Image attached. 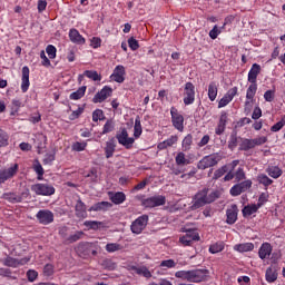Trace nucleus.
<instances>
[{
	"label": "nucleus",
	"mask_w": 285,
	"mask_h": 285,
	"mask_svg": "<svg viewBox=\"0 0 285 285\" xmlns=\"http://www.w3.org/2000/svg\"><path fill=\"white\" fill-rule=\"evenodd\" d=\"M209 273L208 269L178 271L175 273V277L193 284H200V282H206Z\"/></svg>",
	"instance_id": "f257e3e1"
},
{
	"label": "nucleus",
	"mask_w": 285,
	"mask_h": 285,
	"mask_svg": "<svg viewBox=\"0 0 285 285\" xmlns=\"http://www.w3.org/2000/svg\"><path fill=\"white\" fill-rule=\"evenodd\" d=\"M215 199H217V191H213L208 195V188H204L193 197L190 209L199 210V208H203L206 204H213Z\"/></svg>",
	"instance_id": "f03ea898"
},
{
	"label": "nucleus",
	"mask_w": 285,
	"mask_h": 285,
	"mask_svg": "<svg viewBox=\"0 0 285 285\" xmlns=\"http://www.w3.org/2000/svg\"><path fill=\"white\" fill-rule=\"evenodd\" d=\"M266 141H268V138L266 136H259L253 139L242 138L238 150L247 153V150H253V148H255L256 146H264Z\"/></svg>",
	"instance_id": "7ed1b4c3"
},
{
	"label": "nucleus",
	"mask_w": 285,
	"mask_h": 285,
	"mask_svg": "<svg viewBox=\"0 0 285 285\" xmlns=\"http://www.w3.org/2000/svg\"><path fill=\"white\" fill-rule=\"evenodd\" d=\"M31 191L35 193V195L41 196V197H51V195H55L57 193V189H55V186L48 183H37L31 185Z\"/></svg>",
	"instance_id": "20e7f679"
},
{
	"label": "nucleus",
	"mask_w": 285,
	"mask_h": 285,
	"mask_svg": "<svg viewBox=\"0 0 285 285\" xmlns=\"http://www.w3.org/2000/svg\"><path fill=\"white\" fill-rule=\"evenodd\" d=\"M219 161H222V154L215 153L203 157L202 160L198 161L197 168L199 170H206V168H213V166H217Z\"/></svg>",
	"instance_id": "39448f33"
},
{
	"label": "nucleus",
	"mask_w": 285,
	"mask_h": 285,
	"mask_svg": "<svg viewBox=\"0 0 285 285\" xmlns=\"http://www.w3.org/2000/svg\"><path fill=\"white\" fill-rule=\"evenodd\" d=\"M183 102L186 106H193L195 104V85L193 82H186L183 92Z\"/></svg>",
	"instance_id": "423d86ee"
},
{
	"label": "nucleus",
	"mask_w": 285,
	"mask_h": 285,
	"mask_svg": "<svg viewBox=\"0 0 285 285\" xmlns=\"http://www.w3.org/2000/svg\"><path fill=\"white\" fill-rule=\"evenodd\" d=\"M146 226H148V215H142L131 223L130 229L135 235H141Z\"/></svg>",
	"instance_id": "0eeeda50"
},
{
	"label": "nucleus",
	"mask_w": 285,
	"mask_h": 285,
	"mask_svg": "<svg viewBox=\"0 0 285 285\" xmlns=\"http://www.w3.org/2000/svg\"><path fill=\"white\" fill-rule=\"evenodd\" d=\"M141 204L145 208H157L159 206H166V196H151L142 199Z\"/></svg>",
	"instance_id": "6e6552de"
},
{
	"label": "nucleus",
	"mask_w": 285,
	"mask_h": 285,
	"mask_svg": "<svg viewBox=\"0 0 285 285\" xmlns=\"http://www.w3.org/2000/svg\"><path fill=\"white\" fill-rule=\"evenodd\" d=\"M17 173H19V164H13L9 168H4L0 170V186L1 184H6L8 179H12L16 177Z\"/></svg>",
	"instance_id": "1a4fd4ad"
},
{
	"label": "nucleus",
	"mask_w": 285,
	"mask_h": 285,
	"mask_svg": "<svg viewBox=\"0 0 285 285\" xmlns=\"http://www.w3.org/2000/svg\"><path fill=\"white\" fill-rule=\"evenodd\" d=\"M171 124L176 130L184 132V116L175 107L170 108Z\"/></svg>",
	"instance_id": "9d476101"
},
{
	"label": "nucleus",
	"mask_w": 285,
	"mask_h": 285,
	"mask_svg": "<svg viewBox=\"0 0 285 285\" xmlns=\"http://www.w3.org/2000/svg\"><path fill=\"white\" fill-rule=\"evenodd\" d=\"M116 138L118 144L124 146L127 150H130L135 144V138L128 136V130H126V128L121 129V131L116 135Z\"/></svg>",
	"instance_id": "9b49d317"
},
{
	"label": "nucleus",
	"mask_w": 285,
	"mask_h": 285,
	"mask_svg": "<svg viewBox=\"0 0 285 285\" xmlns=\"http://www.w3.org/2000/svg\"><path fill=\"white\" fill-rule=\"evenodd\" d=\"M39 224L42 226H48L55 222V214L50 209H40L36 215Z\"/></svg>",
	"instance_id": "f8f14e48"
},
{
	"label": "nucleus",
	"mask_w": 285,
	"mask_h": 285,
	"mask_svg": "<svg viewBox=\"0 0 285 285\" xmlns=\"http://www.w3.org/2000/svg\"><path fill=\"white\" fill-rule=\"evenodd\" d=\"M257 95V82H250L246 91L245 112H250V101L255 99Z\"/></svg>",
	"instance_id": "ddd939ff"
},
{
	"label": "nucleus",
	"mask_w": 285,
	"mask_h": 285,
	"mask_svg": "<svg viewBox=\"0 0 285 285\" xmlns=\"http://www.w3.org/2000/svg\"><path fill=\"white\" fill-rule=\"evenodd\" d=\"M111 81H116V83H124L126 81V67L122 65L116 66L112 75L110 76Z\"/></svg>",
	"instance_id": "4468645a"
},
{
	"label": "nucleus",
	"mask_w": 285,
	"mask_h": 285,
	"mask_svg": "<svg viewBox=\"0 0 285 285\" xmlns=\"http://www.w3.org/2000/svg\"><path fill=\"white\" fill-rule=\"evenodd\" d=\"M199 233L196 230H188L186 235L179 238V242L183 246H193V242H199Z\"/></svg>",
	"instance_id": "2eb2a0df"
},
{
	"label": "nucleus",
	"mask_w": 285,
	"mask_h": 285,
	"mask_svg": "<svg viewBox=\"0 0 285 285\" xmlns=\"http://www.w3.org/2000/svg\"><path fill=\"white\" fill-rule=\"evenodd\" d=\"M3 266H8L9 268H19V266H23L28 261V258H14L12 256H7L1 259Z\"/></svg>",
	"instance_id": "dca6fc26"
},
{
	"label": "nucleus",
	"mask_w": 285,
	"mask_h": 285,
	"mask_svg": "<svg viewBox=\"0 0 285 285\" xmlns=\"http://www.w3.org/2000/svg\"><path fill=\"white\" fill-rule=\"evenodd\" d=\"M21 92L30 90V68L28 66L22 67L21 75Z\"/></svg>",
	"instance_id": "f3484780"
},
{
	"label": "nucleus",
	"mask_w": 285,
	"mask_h": 285,
	"mask_svg": "<svg viewBox=\"0 0 285 285\" xmlns=\"http://www.w3.org/2000/svg\"><path fill=\"white\" fill-rule=\"evenodd\" d=\"M226 124H228V112L222 111L217 127L215 128V135H224L226 132Z\"/></svg>",
	"instance_id": "a211bd4d"
},
{
	"label": "nucleus",
	"mask_w": 285,
	"mask_h": 285,
	"mask_svg": "<svg viewBox=\"0 0 285 285\" xmlns=\"http://www.w3.org/2000/svg\"><path fill=\"white\" fill-rule=\"evenodd\" d=\"M261 72L262 66L259 63H253L247 75V81L249 83H257V77H259Z\"/></svg>",
	"instance_id": "6ab92c4d"
},
{
	"label": "nucleus",
	"mask_w": 285,
	"mask_h": 285,
	"mask_svg": "<svg viewBox=\"0 0 285 285\" xmlns=\"http://www.w3.org/2000/svg\"><path fill=\"white\" fill-rule=\"evenodd\" d=\"M239 213V209L237 208V205H232L230 208L226 209V224L229 226H233L235 222H237V215Z\"/></svg>",
	"instance_id": "aec40b11"
},
{
	"label": "nucleus",
	"mask_w": 285,
	"mask_h": 285,
	"mask_svg": "<svg viewBox=\"0 0 285 285\" xmlns=\"http://www.w3.org/2000/svg\"><path fill=\"white\" fill-rule=\"evenodd\" d=\"M273 254V245L271 243H263L258 249L259 259H269Z\"/></svg>",
	"instance_id": "412c9836"
},
{
	"label": "nucleus",
	"mask_w": 285,
	"mask_h": 285,
	"mask_svg": "<svg viewBox=\"0 0 285 285\" xmlns=\"http://www.w3.org/2000/svg\"><path fill=\"white\" fill-rule=\"evenodd\" d=\"M75 210L76 217H78V219H86V217H88V209L86 207V203L82 202L81 199L77 200Z\"/></svg>",
	"instance_id": "4be33fe9"
},
{
	"label": "nucleus",
	"mask_w": 285,
	"mask_h": 285,
	"mask_svg": "<svg viewBox=\"0 0 285 285\" xmlns=\"http://www.w3.org/2000/svg\"><path fill=\"white\" fill-rule=\"evenodd\" d=\"M69 39L72 43H77L78 46H83V43H86V38H83L77 29L69 30Z\"/></svg>",
	"instance_id": "5701e85b"
},
{
	"label": "nucleus",
	"mask_w": 285,
	"mask_h": 285,
	"mask_svg": "<svg viewBox=\"0 0 285 285\" xmlns=\"http://www.w3.org/2000/svg\"><path fill=\"white\" fill-rule=\"evenodd\" d=\"M108 195H109L110 202H112V204H116L117 206L126 202V194L124 191H117V193L109 191Z\"/></svg>",
	"instance_id": "b1692460"
},
{
	"label": "nucleus",
	"mask_w": 285,
	"mask_h": 285,
	"mask_svg": "<svg viewBox=\"0 0 285 285\" xmlns=\"http://www.w3.org/2000/svg\"><path fill=\"white\" fill-rule=\"evenodd\" d=\"M130 271H134L136 275H141L147 279H150V277H153V273H150V269H148V267L146 266H131Z\"/></svg>",
	"instance_id": "393cba45"
},
{
	"label": "nucleus",
	"mask_w": 285,
	"mask_h": 285,
	"mask_svg": "<svg viewBox=\"0 0 285 285\" xmlns=\"http://www.w3.org/2000/svg\"><path fill=\"white\" fill-rule=\"evenodd\" d=\"M234 250H236L237 253H250L252 250H255V244L253 243L236 244L234 246Z\"/></svg>",
	"instance_id": "a878e982"
},
{
	"label": "nucleus",
	"mask_w": 285,
	"mask_h": 285,
	"mask_svg": "<svg viewBox=\"0 0 285 285\" xmlns=\"http://www.w3.org/2000/svg\"><path fill=\"white\" fill-rule=\"evenodd\" d=\"M265 279L268 284H273V282H277V268L274 266H269L265 273Z\"/></svg>",
	"instance_id": "bb28decb"
},
{
	"label": "nucleus",
	"mask_w": 285,
	"mask_h": 285,
	"mask_svg": "<svg viewBox=\"0 0 285 285\" xmlns=\"http://www.w3.org/2000/svg\"><path fill=\"white\" fill-rule=\"evenodd\" d=\"M219 83L216 81H212L208 85V99L209 101H215L217 99V92H218Z\"/></svg>",
	"instance_id": "cd10ccee"
},
{
	"label": "nucleus",
	"mask_w": 285,
	"mask_h": 285,
	"mask_svg": "<svg viewBox=\"0 0 285 285\" xmlns=\"http://www.w3.org/2000/svg\"><path fill=\"white\" fill-rule=\"evenodd\" d=\"M108 98V86H105L100 91H98L95 97L92 98L94 104H101L106 101Z\"/></svg>",
	"instance_id": "c85d7f7f"
},
{
	"label": "nucleus",
	"mask_w": 285,
	"mask_h": 285,
	"mask_svg": "<svg viewBox=\"0 0 285 285\" xmlns=\"http://www.w3.org/2000/svg\"><path fill=\"white\" fill-rule=\"evenodd\" d=\"M87 88L88 87L86 86L78 88V90L70 94L69 99H71L72 101H79V99H81L86 95Z\"/></svg>",
	"instance_id": "c756f323"
},
{
	"label": "nucleus",
	"mask_w": 285,
	"mask_h": 285,
	"mask_svg": "<svg viewBox=\"0 0 285 285\" xmlns=\"http://www.w3.org/2000/svg\"><path fill=\"white\" fill-rule=\"evenodd\" d=\"M267 175L273 179H279V176L283 175L282 168L277 166H272L266 169Z\"/></svg>",
	"instance_id": "7c9ffc66"
},
{
	"label": "nucleus",
	"mask_w": 285,
	"mask_h": 285,
	"mask_svg": "<svg viewBox=\"0 0 285 285\" xmlns=\"http://www.w3.org/2000/svg\"><path fill=\"white\" fill-rule=\"evenodd\" d=\"M224 248H226V244H224V242H217L209 246V253L212 255H217V253H222Z\"/></svg>",
	"instance_id": "2f4dec72"
},
{
	"label": "nucleus",
	"mask_w": 285,
	"mask_h": 285,
	"mask_svg": "<svg viewBox=\"0 0 285 285\" xmlns=\"http://www.w3.org/2000/svg\"><path fill=\"white\" fill-rule=\"evenodd\" d=\"M141 132H144V129L141 128V118L137 116L134 126V137L139 139V137H141Z\"/></svg>",
	"instance_id": "473e14b6"
},
{
	"label": "nucleus",
	"mask_w": 285,
	"mask_h": 285,
	"mask_svg": "<svg viewBox=\"0 0 285 285\" xmlns=\"http://www.w3.org/2000/svg\"><path fill=\"white\" fill-rule=\"evenodd\" d=\"M10 145V135L8 131L0 128V148H6Z\"/></svg>",
	"instance_id": "72a5a7b5"
},
{
	"label": "nucleus",
	"mask_w": 285,
	"mask_h": 285,
	"mask_svg": "<svg viewBox=\"0 0 285 285\" xmlns=\"http://www.w3.org/2000/svg\"><path fill=\"white\" fill-rule=\"evenodd\" d=\"M259 210V207L257 205H247L243 208V217H250V215H255Z\"/></svg>",
	"instance_id": "f704fd0d"
},
{
	"label": "nucleus",
	"mask_w": 285,
	"mask_h": 285,
	"mask_svg": "<svg viewBox=\"0 0 285 285\" xmlns=\"http://www.w3.org/2000/svg\"><path fill=\"white\" fill-rule=\"evenodd\" d=\"M3 199L10 202V204H21V197L14 193L3 194Z\"/></svg>",
	"instance_id": "c9c22d12"
},
{
	"label": "nucleus",
	"mask_w": 285,
	"mask_h": 285,
	"mask_svg": "<svg viewBox=\"0 0 285 285\" xmlns=\"http://www.w3.org/2000/svg\"><path fill=\"white\" fill-rule=\"evenodd\" d=\"M33 170L38 176V181L43 180V175L46 171L43 170V166H41V163H39V160H36V164L33 165Z\"/></svg>",
	"instance_id": "e433bc0d"
},
{
	"label": "nucleus",
	"mask_w": 285,
	"mask_h": 285,
	"mask_svg": "<svg viewBox=\"0 0 285 285\" xmlns=\"http://www.w3.org/2000/svg\"><path fill=\"white\" fill-rule=\"evenodd\" d=\"M181 146L185 153L190 150V147L193 146V134H188L187 136H185Z\"/></svg>",
	"instance_id": "4c0bfd02"
},
{
	"label": "nucleus",
	"mask_w": 285,
	"mask_h": 285,
	"mask_svg": "<svg viewBox=\"0 0 285 285\" xmlns=\"http://www.w3.org/2000/svg\"><path fill=\"white\" fill-rule=\"evenodd\" d=\"M257 181H258V184H262V186H265V188H267L268 186H271L273 184V179H271L268 176H266V174H259L257 176Z\"/></svg>",
	"instance_id": "58836bf2"
},
{
	"label": "nucleus",
	"mask_w": 285,
	"mask_h": 285,
	"mask_svg": "<svg viewBox=\"0 0 285 285\" xmlns=\"http://www.w3.org/2000/svg\"><path fill=\"white\" fill-rule=\"evenodd\" d=\"M108 208V202H100L96 203L94 206H91L88 210L89 213H99V210H106Z\"/></svg>",
	"instance_id": "ea45409f"
},
{
	"label": "nucleus",
	"mask_w": 285,
	"mask_h": 285,
	"mask_svg": "<svg viewBox=\"0 0 285 285\" xmlns=\"http://www.w3.org/2000/svg\"><path fill=\"white\" fill-rule=\"evenodd\" d=\"M83 226H86V228H88V230H99V228H101V222L86 220L83 223Z\"/></svg>",
	"instance_id": "a19ab883"
},
{
	"label": "nucleus",
	"mask_w": 285,
	"mask_h": 285,
	"mask_svg": "<svg viewBox=\"0 0 285 285\" xmlns=\"http://www.w3.org/2000/svg\"><path fill=\"white\" fill-rule=\"evenodd\" d=\"M175 161H176L177 166H186V165L190 164V161L188 159H186V154H184V151H180L177 154Z\"/></svg>",
	"instance_id": "79ce46f5"
},
{
	"label": "nucleus",
	"mask_w": 285,
	"mask_h": 285,
	"mask_svg": "<svg viewBox=\"0 0 285 285\" xmlns=\"http://www.w3.org/2000/svg\"><path fill=\"white\" fill-rule=\"evenodd\" d=\"M83 76L91 79V81H101V76L95 70H86L83 71Z\"/></svg>",
	"instance_id": "37998d69"
},
{
	"label": "nucleus",
	"mask_w": 285,
	"mask_h": 285,
	"mask_svg": "<svg viewBox=\"0 0 285 285\" xmlns=\"http://www.w3.org/2000/svg\"><path fill=\"white\" fill-rule=\"evenodd\" d=\"M285 126V115L282 116L281 120L271 127V132H279Z\"/></svg>",
	"instance_id": "c03bdc74"
},
{
	"label": "nucleus",
	"mask_w": 285,
	"mask_h": 285,
	"mask_svg": "<svg viewBox=\"0 0 285 285\" xmlns=\"http://www.w3.org/2000/svg\"><path fill=\"white\" fill-rule=\"evenodd\" d=\"M228 173V166L224 165L223 167L215 170L213 179L217 180L220 179V177H224Z\"/></svg>",
	"instance_id": "a18cd8bd"
},
{
	"label": "nucleus",
	"mask_w": 285,
	"mask_h": 285,
	"mask_svg": "<svg viewBox=\"0 0 285 285\" xmlns=\"http://www.w3.org/2000/svg\"><path fill=\"white\" fill-rule=\"evenodd\" d=\"M87 146H88V142L86 141H82V142L76 141L72 144L71 149L75 153H82V150H86Z\"/></svg>",
	"instance_id": "49530a36"
},
{
	"label": "nucleus",
	"mask_w": 285,
	"mask_h": 285,
	"mask_svg": "<svg viewBox=\"0 0 285 285\" xmlns=\"http://www.w3.org/2000/svg\"><path fill=\"white\" fill-rule=\"evenodd\" d=\"M104 119H106V116L104 115V110L101 109H96L92 112V121L97 122V121H104Z\"/></svg>",
	"instance_id": "de8ad7c7"
},
{
	"label": "nucleus",
	"mask_w": 285,
	"mask_h": 285,
	"mask_svg": "<svg viewBox=\"0 0 285 285\" xmlns=\"http://www.w3.org/2000/svg\"><path fill=\"white\" fill-rule=\"evenodd\" d=\"M56 159V154L55 153H49L45 155V158L42 159V164L45 166H51L52 161Z\"/></svg>",
	"instance_id": "09e8293b"
},
{
	"label": "nucleus",
	"mask_w": 285,
	"mask_h": 285,
	"mask_svg": "<svg viewBox=\"0 0 285 285\" xmlns=\"http://www.w3.org/2000/svg\"><path fill=\"white\" fill-rule=\"evenodd\" d=\"M237 134H232L228 140V148L229 150H235L237 148Z\"/></svg>",
	"instance_id": "8fccbe9b"
},
{
	"label": "nucleus",
	"mask_w": 285,
	"mask_h": 285,
	"mask_svg": "<svg viewBox=\"0 0 285 285\" xmlns=\"http://www.w3.org/2000/svg\"><path fill=\"white\" fill-rule=\"evenodd\" d=\"M46 52H47L49 59L57 58V47H55L53 45H48L46 48Z\"/></svg>",
	"instance_id": "3c124183"
},
{
	"label": "nucleus",
	"mask_w": 285,
	"mask_h": 285,
	"mask_svg": "<svg viewBox=\"0 0 285 285\" xmlns=\"http://www.w3.org/2000/svg\"><path fill=\"white\" fill-rule=\"evenodd\" d=\"M43 275L45 277H52V275H55V265L46 264L43 267Z\"/></svg>",
	"instance_id": "603ef678"
},
{
	"label": "nucleus",
	"mask_w": 285,
	"mask_h": 285,
	"mask_svg": "<svg viewBox=\"0 0 285 285\" xmlns=\"http://www.w3.org/2000/svg\"><path fill=\"white\" fill-rule=\"evenodd\" d=\"M242 193H244V190L242 189V187L239 186V184L234 185V186L229 189V195H232V197H239V195H242Z\"/></svg>",
	"instance_id": "864d4df0"
},
{
	"label": "nucleus",
	"mask_w": 285,
	"mask_h": 285,
	"mask_svg": "<svg viewBox=\"0 0 285 285\" xmlns=\"http://www.w3.org/2000/svg\"><path fill=\"white\" fill-rule=\"evenodd\" d=\"M234 179H236V181H244V179H246V173L244 171V168L239 167L235 171Z\"/></svg>",
	"instance_id": "5fc2aeb1"
},
{
	"label": "nucleus",
	"mask_w": 285,
	"mask_h": 285,
	"mask_svg": "<svg viewBox=\"0 0 285 285\" xmlns=\"http://www.w3.org/2000/svg\"><path fill=\"white\" fill-rule=\"evenodd\" d=\"M83 235V232H76L67 238V242H69V244H75V242H79Z\"/></svg>",
	"instance_id": "6e6d98bb"
},
{
	"label": "nucleus",
	"mask_w": 285,
	"mask_h": 285,
	"mask_svg": "<svg viewBox=\"0 0 285 285\" xmlns=\"http://www.w3.org/2000/svg\"><path fill=\"white\" fill-rule=\"evenodd\" d=\"M177 266V263L175 262V259H166V261H161L160 263V268H175Z\"/></svg>",
	"instance_id": "4d7b16f0"
},
{
	"label": "nucleus",
	"mask_w": 285,
	"mask_h": 285,
	"mask_svg": "<svg viewBox=\"0 0 285 285\" xmlns=\"http://www.w3.org/2000/svg\"><path fill=\"white\" fill-rule=\"evenodd\" d=\"M81 115H83V107H78L77 110L72 111L69 115V119H70V121H75V119H79V117H81Z\"/></svg>",
	"instance_id": "13d9d810"
},
{
	"label": "nucleus",
	"mask_w": 285,
	"mask_h": 285,
	"mask_svg": "<svg viewBox=\"0 0 285 285\" xmlns=\"http://www.w3.org/2000/svg\"><path fill=\"white\" fill-rule=\"evenodd\" d=\"M40 59L42 60L41 65L45 68H50L52 66V63L50 62V59L48 58V56H46V51L43 50L40 52Z\"/></svg>",
	"instance_id": "bf43d9fd"
},
{
	"label": "nucleus",
	"mask_w": 285,
	"mask_h": 285,
	"mask_svg": "<svg viewBox=\"0 0 285 285\" xmlns=\"http://www.w3.org/2000/svg\"><path fill=\"white\" fill-rule=\"evenodd\" d=\"M238 186L242 188L243 193H246V190H249V188H253V180L247 179L242 183H238Z\"/></svg>",
	"instance_id": "052dcab7"
},
{
	"label": "nucleus",
	"mask_w": 285,
	"mask_h": 285,
	"mask_svg": "<svg viewBox=\"0 0 285 285\" xmlns=\"http://www.w3.org/2000/svg\"><path fill=\"white\" fill-rule=\"evenodd\" d=\"M85 177L90 179V181H97L99 176L97 175V169L91 168L89 173L85 174Z\"/></svg>",
	"instance_id": "680f3d73"
},
{
	"label": "nucleus",
	"mask_w": 285,
	"mask_h": 285,
	"mask_svg": "<svg viewBox=\"0 0 285 285\" xmlns=\"http://www.w3.org/2000/svg\"><path fill=\"white\" fill-rule=\"evenodd\" d=\"M128 46H129L130 50H132V51L139 50V41H137V39H135V37H130L128 39Z\"/></svg>",
	"instance_id": "e2e57ef3"
},
{
	"label": "nucleus",
	"mask_w": 285,
	"mask_h": 285,
	"mask_svg": "<svg viewBox=\"0 0 285 285\" xmlns=\"http://www.w3.org/2000/svg\"><path fill=\"white\" fill-rule=\"evenodd\" d=\"M266 202H268V194L262 193L258 197V203L256 204V206L258 208H262V206H264V204H266Z\"/></svg>",
	"instance_id": "0e129e2a"
},
{
	"label": "nucleus",
	"mask_w": 285,
	"mask_h": 285,
	"mask_svg": "<svg viewBox=\"0 0 285 285\" xmlns=\"http://www.w3.org/2000/svg\"><path fill=\"white\" fill-rule=\"evenodd\" d=\"M37 277H39V273L35 269H29L27 272V279L28 282H36Z\"/></svg>",
	"instance_id": "69168bd1"
},
{
	"label": "nucleus",
	"mask_w": 285,
	"mask_h": 285,
	"mask_svg": "<svg viewBox=\"0 0 285 285\" xmlns=\"http://www.w3.org/2000/svg\"><path fill=\"white\" fill-rule=\"evenodd\" d=\"M233 101L226 94L224 97L218 101V108H226Z\"/></svg>",
	"instance_id": "338daca9"
},
{
	"label": "nucleus",
	"mask_w": 285,
	"mask_h": 285,
	"mask_svg": "<svg viewBox=\"0 0 285 285\" xmlns=\"http://www.w3.org/2000/svg\"><path fill=\"white\" fill-rule=\"evenodd\" d=\"M264 99L271 104L275 99V89L265 91Z\"/></svg>",
	"instance_id": "774afa93"
}]
</instances>
